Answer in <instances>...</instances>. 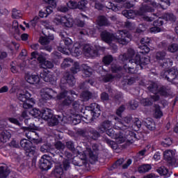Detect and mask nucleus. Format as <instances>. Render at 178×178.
Wrapping results in <instances>:
<instances>
[{"label": "nucleus", "mask_w": 178, "mask_h": 178, "mask_svg": "<svg viewBox=\"0 0 178 178\" xmlns=\"http://www.w3.org/2000/svg\"><path fill=\"white\" fill-rule=\"evenodd\" d=\"M39 16L42 18L47 17L48 16V14L47 13V11L45 10V9L40 10L39 11Z\"/></svg>", "instance_id": "obj_56"}, {"label": "nucleus", "mask_w": 178, "mask_h": 178, "mask_svg": "<svg viewBox=\"0 0 178 178\" xmlns=\"http://www.w3.org/2000/svg\"><path fill=\"white\" fill-rule=\"evenodd\" d=\"M37 58L39 65L40 67H42V69H52L54 67V64L52 63L45 60L44 54H39L36 51L31 53V59L27 60L28 63H30V65H35L37 63L35 59H37Z\"/></svg>", "instance_id": "obj_5"}, {"label": "nucleus", "mask_w": 178, "mask_h": 178, "mask_svg": "<svg viewBox=\"0 0 178 178\" xmlns=\"http://www.w3.org/2000/svg\"><path fill=\"white\" fill-rule=\"evenodd\" d=\"M153 116L156 119H160V118L163 116V113L162 112V111H161V107H159V106H155L154 113L153 114Z\"/></svg>", "instance_id": "obj_35"}, {"label": "nucleus", "mask_w": 178, "mask_h": 178, "mask_svg": "<svg viewBox=\"0 0 178 178\" xmlns=\"http://www.w3.org/2000/svg\"><path fill=\"white\" fill-rule=\"evenodd\" d=\"M175 155V153L173 150H165L163 153V158L170 165H176Z\"/></svg>", "instance_id": "obj_18"}, {"label": "nucleus", "mask_w": 178, "mask_h": 178, "mask_svg": "<svg viewBox=\"0 0 178 178\" xmlns=\"http://www.w3.org/2000/svg\"><path fill=\"white\" fill-rule=\"evenodd\" d=\"M54 23L57 25L61 24L65 27H72L73 24H74V21L71 15H67L65 17L57 15L54 19Z\"/></svg>", "instance_id": "obj_9"}, {"label": "nucleus", "mask_w": 178, "mask_h": 178, "mask_svg": "<svg viewBox=\"0 0 178 178\" xmlns=\"http://www.w3.org/2000/svg\"><path fill=\"white\" fill-rule=\"evenodd\" d=\"M172 139L168 137L164 138L161 142V144L163 145V147H169L170 145H172Z\"/></svg>", "instance_id": "obj_42"}, {"label": "nucleus", "mask_w": 178, "mask_h": 178, "mask_svg": "<svg viewBox=\"0 0 178 178\" xmlns=\"http://www.w3.org/2000/svg\"><path fill=\"white\" fill-rule=\"evenodd\" d=\"M22 116L26 119L25 123H27V120H29V118H30V116L40 118L41 116V111L37 108L32 109L29 113L27 112V111H25L22 113Z\"/></svg>", "instance_id": "obj_19"}, {"label": "nucleus", "mask_w": 178, "mask_h": 178, "mask_svg": "<svg viewBox=\"0 0 178 178\" xmlns=\"http://www.w3.org/2000/svg\"><path fill=\"white\" fill-rule=\"evenodd\" d=\"M165 52H157L156 54V62H159L160 65H163L165 67L172 66L173 61L169 58H165Z\"/></svg>", "instance_id": "obj_11"}, {"label": "nucleus", "mask_w": 178, "mask_h": 178, "mask_svg": "<svg viewBox=\"0 0 178 178\" xmlns=\"http://www.w3.org/2000/svg\"><path fill=\"white\" fill-rule=\"evenodd\" d=\"M86 111H90V115L92 116L93 119L99 118L101 115L99 105L97 104L96 103H93L90 104V106L86 107Z\"/></svg>", "instance_id": "obj_17"}, {"label": "nucleus", "mask_w": 178, "mask_h": 178, "mask_svg": "<svg viewBox=\"0 0 178 178\" xmlns=\"http://www.w3.org/2000/svg\"><path fill=\"white\" fill-rule=\"evenodd\" d=\"M112 79H113L112 75H106V76H103L102 81H104V83H108V81H111Z\"/></svg>", "instance_id": "obj_57"}, {"label": "nucleus", "mask_w": 178, "mask_h": 178, "mask_svg": "<svg viewBox=\"0 0 178 178\" xmlns=\"http://www.w3.org/2000/svg\"><path fill=\"white\" fill-rule=\"evenodd\" d=\"M67 6H68V8L70 9H76V8H77V3L76 1H70L67 3Z\"/></svg>", "instance_id": "obj_47"}, {"label": "nucleus", "mask_w": 178, "mask_h": 178, "mask_svg": "<svg viewBox=\"0 0 178 178\" xmlns=\"http://www.w3.org/2000/svg\"><path fill=\"white\" fill-rule=\"evenodd\" d=\"M145 124L149 130H155V122H154L152 118H147L145 120Z\"/></svg>", "instance_id": "obj_34"}, {"label": "nucleus", "mask_w": 178, "mask_h": 178, "mask_svg": "<svg viewBox=\"0 0 178 178\" xmlns=\"http://www.w3.org/2000/svg\"><path fill=\"white\" fill-rule=\"evenodd\" d=\"M18 99L21 102H23V108L24 109H30L35 104L34 99L31 98V94L27 90L19 91L18 93Z\"/></svg>", "instance_id": "obj_8"}, {"label": "nucleus", "mask_w": 178, "mask_h": 178, "mask_svg": "<svg viewBox=\"0 0 178 178\" xmlns=\"http://www.w3.org/2000/svg\"><path fill=\"white\" fill-rule=\"evenodd\" d=\"M125 70H127V72H128V73H136V70H134V67H129L127 70V67H126V65L124 67Z\"/></svg>", "instance_id": "obj_61"}, {"label": "nucleus", "mask_w": 178, "mask_h": 178, "mask_svg": "<svg viewBox=\"0 0 178 178\" xmlns=\"http://www.w3.org/2000/svg\"><path fill=\"white\" fill-rule=\"evenodd\" d=\"M20 145L24 148V149H25L28 156H34V155H35L37 149L34 147H31V142L30 140L22 139L20 141Z\"/></svg>", "instance_id": "obj_10"}, {"label": "nucleus", "mask_w": 178, "mask_h": 178, "mask_svg": "<svg viewBox=\"0 0 178 178\" xmlns=\"http://www.w3.org/2000/svg\"><path fill=\"white\" fill-rule=\"evenodd\" d=\"M150 91L154 94L151 95L150 99H143L141 100V104L144 106L152 105L154 102L159 99V95H166V92L163 89L158 90V86L156 85H154L153 88H150Z\"/></svg>", "instance_id": "obj_7"}, {"label": "nucleus", "mask_w": 178, "mask_h": 178, "mask_svg": "<svg viewBox=\"0 0 178 178\" xmlns=\"http://www.w3.org/2000/svg\"><path fill=\"white\" fill-rule=\"evenodd\" d=\"M51 147V146L50 144L44 145L40 147V151L42 152H50L52 154V152H54V149H52Z\"/></svg>", "instance_id": "obj_37"}, {"label": "nucleus", "mask_w": 178, "mask_h": 178, "mask_svg": "<svg viewBox=\"0 0 178 178\" xmlns=\"http://www.w3.org/2000/svg\"><path fill=\"white\" fill-rule=\"evenodd\" d=\"M163 20L165 22H175L176 20V17L172 13L164 14L163 17H159V19L154 22V27L150 29L151 33H161L163 31L161 26L163 24Z\"/></svg>", "instance_id": "obj_6"}, {"label": "nucleus", "mask_w": 178, "mask_h": 178, "mask_svg": "<svg viewBox=\"0 0 178 178\" xmlns=\"http://www.w3.org/2000/svg\"><path fill=\"white\" fill-rule=\"evenodd\" d=\"M112 60H113V58H112V56H105L103 59V62L106 65H109V63H111V62H112Z\"/></svg>", "instance_id": "obj_51"}, {"label": "nucleus", "mask_w": 178, "mask_h": 178, "mask_svg": "<svg viewBox=\"0 0 178 178\" xmlns=\"http://www.w3.org/2000/svg\"><path fill=\"white\" fill-rule=\"evenodd\" d=\"M52 110L49 108H44L40 111V117L41 119H44V120H48L50 118H52L53 115Z\"/></svg>", "instance_id": "obj_24"}, {"label": "nucleus", "mask_w": 178, "mask_h": 178, "mask_svg": "<svg viewBox=\"0 0 178 178\" xmlns=\"http://www.w3.org/2000/svg\"><path fill=\"white\" fill-rule=\"evenodd\" d=\"M154 161H159L161 159V153L156 152L154 155Z\"/></svg>", "instance_id": "obj_63"}, {"label": "nucleus", "mask_w": 178, "mask_h": 178, "mask_svg": "<svg viewBox=\"0 0 178 178\" xmlns=\"http://www.w3.org/2000/svg\"><path fill=\"white\" fill-rule=\"evenodd\" d=\"M124 111V106H122L118 109H117L116 115H118V116H120V118L122 116V113H123Z\"/></svg>", "instance_id": "obj_54"}, {"label": "nucleus", "mask_w": 178, "mask_h": 178, "mask_svg": "<svg viewBox=\"0 0 178 178\" xmlns=\"http://www.w3.org/2000/svg\"><path fill=\"white\" fill-rule=\"evenodd\" d=\"M108 144H109L113 149H116V148H118V144L113 140H108Z\"/></svg>", "instance_id": "obj_58"}, {"label": "nucleus", "mask_w": 178, "mask_h": 178, "mask_svg": "<svg viewBox=\"0 0 178 178\" xmlns=\"http://www.w3.org/2000/svg\"><path fill=\"white\" fill-rule=\"evenodd\" d=\"M71 156H72V154H69L68 160H65L63 163V165L56 166V168L54 170V175L56 176V177H58V178L62 177V175H63V169L64 170H67L69 168H70V165L69 164L70 163L69 161H70Z\"/></svg>", "instance_id": "obj_13"}, {"label": "nucleus", "mask_w": 178, "mask_h": 178, "mask_svg": "<svg viewBox=\"0 0 178 178\" xmlns=\"http://www.w3.org/2000/svg\"><path fill=\"white\" fill-rule=\"evenodd\" d=\"M52 159L51 156L44 154L42 156L40 161V168L42 170H49L52 168L53 163Z\"/></svg>", "instance_id": "obj_12"}, {"label": "nucleus", "mask_w": 178, "mask_h": 178, "mask_svg": "<svg viewBox=\"0 0 178 178\" xmlns=\"http://www.w3.org/2000/svg\"><path fill=\"white\" fill-rule=\"evenodd\" d=\"M23 129L25 132V136L27 138H29V140L31 138V135H30V134H37L35 131V130H38V127H35L34 124L30 125L29 127H24Z\"/></svg>", "instance_id": "obj_22"}, {"label": "nucleus", "mask_w": 178, "mask_h": 178, "mask_svg": "<svg viewBox=\"0 0 178 178\" xmlns=\"http://www.w3.org/2000/svg\"><path fill=\"white\" fill-rule=\"evenodd\" d=\"M131 159H128L127 161V163L123 165L122 168L123 169H127V168H129V166H130V165H131Z\"/></svg>", "instance_id": "obj_60"}, {"label": "nucleus", "mask_w": 178, "mask_h": 178, "mask_svg": "<svg viewBox=\"0 0 178 178\" xmlns=\"http://www.w3.org/2000/svg\"><path fill=\"white\" fill-rule=\"evenodd\" d=\"M55 95H56V92L51 88H43L40 90V96L42 99H51V98L55 97Z\"/></svg>", "instance_id": "obj_20"}, {"label": "nucleus", "mask_w": 178, "mask_h": 178, "mask_svg": "<svg viewBox=\"0 0 178 178\" xmlns=\"http://www.w3.org/2000/svg\"><path fill=\"white\" fill-rule=\"evenodd\" d=\"M12 16L13 19H20L23 16V13L20 10H17L16 8L13 9Z\"/></svg>", "instance_id": "obj_38"}, {"label": "nucleus", "mask_w": 178, "mask_h": 178, "mask_svg": "<svg viewBox=\"0 0 178 178\" xmlns=\"http://www.w3.org/2000/svg\"><path fill=\"white\" fill-rule=\"evenodd\" d=\"M88 2L86 0H81L77 4V8L79 9H84L86 8V5H87Z\"/></svg>", "instance_id": "obj_50"}, {"label": "nucleus", "mask_w": 178, "mask_h": 178, "mask_svg": "<svg viewBox=\"0 0 178 178\" xmlns=\"http://www.w3.org/2000/svg\"><path fill=\"white\" fill-rule=\"evenodd\" d=\"M25 80L33 86H40V83H41L40 76L35 74L27 73L25 76Z\"/></svg>", "instance_id": "obj_16"}, {"label": "nucleus", "mask_w": 178, "mask_h": 178, "mask_svg": "<svg viewBox=\"0 0 178 178\" xmlns=\"http://www.w3.org/2000/svg\"><path fill=\"white\" fill-rule=\"evenodd\" d=\"M156 172H159L161 176H163V177L168 178L170 177V175H172V172H170L168 168L164 166L160 167L156 170Z\"/></svg>", "instance_id": "obj_27"}, {"label": "nucleus", "mask_w": 178, "mask_h": 178, "mask_svg": "<svg viewBox=\"0 0 178 178\" xmlns=\"http://www.w3.org/2000/svg\"><path fill=\"white\" fill-rule=\"evenodd\" d=\"M120 58H122V60H127V59H129V63H134L136 66H139L140 69H143V66L149 63V58H141V55L140 54H136L134 57V50H133V49H129L127 55L124 54L123 56H121Z\"/></svg>", "instance_id": "obj_4"}, {"label": "nucleus", "mask_w": 178, "mask_h": 178, "mask_svg": "<svg viewBox=\"0 0 178 178\" xmlns=\"http://www.w3.org/2000/svg\"><path fill=\"white\" fill-rule=\"evenodd\" d=\"M59 122V120L56 119V117H55L54 115L47 120V123L49 126H56L58 123Z\"/></svg>", "instance_id": "obj_39"}, {"label": "nucleus", "mask_w": 178, "mask_h": 178, "mask_svg": "<svg viewBox=\"0 0 178 178\" xmlns=\"http://www.w3.org/2000/svg\"><path fill=\"white\" fill-rule=\"evenodd\" d=\"M55 147L56 149L58 151H62V149H65V145H63L60 142H57L55 145Z\"/></svg>", "instance_id": "obj_52"}, {"label": "nucleus", "mask_w": 178, "mask_h": 178, "mask_svg": "<svg viewBox=\"0 0 178 178\" xmlns=\"http://www.w3.org/2000/svg\"><path fill=\"white\" fill-rule=\"evenodd\" d=\"M78 154L81 156H80L81 159L84 160V159H86L87 155H88L90 157H92V156L94 155V153L92 152L91 149L88 148L86 152H83V153L79 152Z\"/></svg>", "instance_id": "obj_32"}, {"label": "nucleus", "mask_w": 178, "mask_h": 178, "mask_svg": "<svg viewBox=\"0 0 178 178\" xmlns=\"http://www.w3.org/2000/svg\"><path fill=\"white\" fill-rule=\"evenodd\" d=\"M101 98L102 101H108L109 97L108 96V94H106V92H104L102 94Z\"/></svg>", "instance_id": "obj_62"}, {"label": "nucleus", "mask_w": 178, "mask_h": 178, "mask_svg": "<svg viewBox=\"0 0 178 178\" xmlns=\"http://www.w3.org/2000/svg\"><path fill=\"white\" fill-rule=\"evenodd\" d=\"M97 24L99 26H106L108 24V19L105 17H99L97 19Z\"/></svg>", "instance_id": "obj_41"}, {"label": "nucleus", "mask_w": 178, "mask_h": 178, "mask_svg": "<svg viewBox=\"0 0 178 178\" xmlns=\"http://www.w3.org/2000/svg\"><path fill=\"white\" fill-rule=\"evenodd\" d=\"M40 77L44 80V81H52V75L48 72V70L47 69L40 73Z\"/></svg>", "instance_id": "obj_29"}, {"label": "nucleus", "mask_w": 178, "mask_h": 178, "mask_svg": "<svg viewBox=\"0 0 178 178\" xmlns=\"http://www.w3.org/2000/svg\"><path fill=\"white\" fill-rule=\"evenodd\" d=\"M163 77L167 79L168 81H173V80H178V69L171 68L164 72Z\"/></svg>", "instance_id": "obj_14"}, {"label": "nucleus", "mask_w": 178, "mask_h": 178, "mask_svg": "<svg viewBox=\"0 0 178 178\" xmlns=\"http://www.w3.org/2000/svg\"><path fill=\"white\" fill-rule=\"evenodd\" d=\"M162 1L161 4H156V3H152V6L153 8H161L162 9H167L168 6H170V1L169 0H160Z\"/></svg>", "instance_id": "obj_30"}, {"label": "nucleus", "mask_w": 178, "mask_h": 178, "mask_svg": "<svg viewBox=\"0 0 178 178\" xmlns=\"http://www.w3.org/2000/svg\"><path fill=\"white\" fill-rule=\"evenodd\" d=\"M58 51L65 55L71 54L72 56H79L81 54H83L87 58H94V56H98V51L92 50L90 44L81 46L79 43H75L72 50L63 47H58Z\"/></svg>", "instance_id": "obj_2"}, {"label": "nucleus", "mask_w": 178, "mask_h": 178, "mask_svg": "<svg viewBox=\"0 0 178 178\" xmlns=\"http://www.w3.org/2000/svg\"><path fill=\"white\" fill-rule=\"evenodd\" d=\"M148 149L154 151V147H152L151 145H147L143 150L139 152L138 156H144V155H145V152H147Z\"/></svg>", "instance_id": "obj_45"}, {"label": "nucleus", "mask_w": 178, "mask_h": 178, "mask_svg": "<svg viewBox=\"0 0 178 178\" xmlns=\"http://www.w3.org/2000/svg\"><path fill=\"white\" fill-rule=\"evenodd\" d=\"M67 83L70 84V86H74L76 83V79H74V76L72 75H69L66 78Z\"/></svg>", "instance_id": "obj_43"}, {"label": "nucleus", "mask_w": 178, "mask_h": 178, "mask_svg": "<svg viewBox=\"0 0 178 178\" xmlns=\"http://www.w3.org/2000/svg\"><path fill=\"white\" fill-rule=\"evenodd\" d=\"M13 29L15 30L16 34H20V32L19 31V22H17V21H13Z\"/></svg>", "instance_id": "obj_49"}, {"label": "nucleus", "mask_w": 178, "mask_h": 178, "mask_svg": "<svg viewBox=\"0 0 178 178\" xmlns=\"http://www.w3.org/2000/svg\"><path fill=\"white\" fill-rule=\"evenodd\" d=\"M115 120L116 121L114 129L117 130H122L120 132L119 134H115L111 124V122L106 121L104 122L102 125L99 127V130L102 133H106L109 137L111 138H114L118 144H122V143H133L136 140H138L136 135V131L141 127V122L136 119V123L134 124L131 128L127 129V125L129 122L131 121V118H125L124 120V122H121L120 119L118 118H115Z\"/></svg>", "instance_id": "obj_1"}, {"label": "nucleus", "mask_w": 178, "mask_h": 178, "mask_svg": "<svg viewBox=\"0 0 178 178\" xmlns=\"http://www.w3.org/2000/svg\"><path fill=\"white\" fill-rule=\"evenodd\" d=\"M84 74H86V75H83L84 77H89V76H91L92 74V72H91V69L89 68L88 70H85Z\"/></svg>", "instance_id": "obj_59"}, {"label": "nucleus", "mask_w": 178, "mask_h": 178, "mask_svg": "<svg viewBox=\"0 0 178 178\" xmlns=\"http://www.w3.org/2000/svg\"><path fill=\"white\" fill-rule=\"evenodd\" d=\"M58 10H60V12L65 13V12H67L69 9L65 6H60L58 8Z\"/></svg>", "instance_id": "obj_64"}, {"label": "nucleus", "mask_w": 178, "mask_h": 178, "mask_svg": "<svg viewBox=\"0 0 178 178\" xmlns=\"http://www.w3.org/2000/svg\"><path fill=\"white\" fill-rule=\"evenodd\" d=\"M54 35H49V36H42L40 37L39 40V42L42 45H48L51 41H54Z\"/></svg>", "instance_id": "obj_31"}, {"label": "nucleus", "mask_w": 178, "mask_h": 178, "mask_svg": "<svg viewBox=\"0 0 178 178\" xmlns=\"http://www.w3.org/2000/svg\"><path fill=\"white\" fill-rule=\"evenodd\" d=\"M102 39L107 44H111V41H118L122 45H126L129 42V40H131V35L123 31L118 33V35H111L106 31H104L101 34ZM128 38V40H127Z\"/></svg>", "instance_id": "obj_3"}, {"label": "nucleus", "mask_w": 178, "mask_h": 178, "mask_svg": "<svg viewBox=\"0 0 178 178\" xmlns=\"http://www.w3.org/2000/svg\"><path fill=\"white\" fill-rule=\"evenodd\" d=\"M40 22V17L38 16L35 17L32 20L30 21L29 24L26 23V22H24V24H25L26 27L29 29V27H35L37 26V24Z\"/></svg>", "instance_id": "obj_33"}, {"label": "nucleus", "mask_w": 178, "mask_h": 178, "mask_svg": "<svg viewBox=\"0 0 178 178\" xmlns=\"http://www.w3.org/2000/svg\"><path fill=\"white\" fill-rule=\"evenodd\" d=\"M8 120L10 123H13V124H16L17 126H20V122L16 119L13 118H9Z\"/></svg>", "instance_id": "obj_55"}, {"label": "nucleus", "mask_w": 178, "mask_h": 178, "mask_svg": "<svg viewBox=\"0 0 178 178\" xmlns=\"http://www.w3.org/2000/svg\"><path fill=\"white\" fill-rule=\"evenodd\" d=\"M149 42V39L148 38H142L140 40V44L139 45L140 49L141 51H140V54H148L149 52L150 49L147 46L146 44H148Z\"/></svg>", "instance_id": "obj_21"}, {"label": "nucleus", "mask_w": 178, "mask_h": 178, "mask_svg": "<svg viewBox=\"0 0 178 178\" xmlns=\"http://www.w3.org/2000/svg\"><path fill=\"white\" fill-rule=\"evenodd\" d=\"M44 2L46 3H49L51 6H49L46 8H44V10H46V13L48 15H50V13H52L54 8H56V0H43Z\"/></svg>", "instance_id": "obj_25"}, {"label": "nucleus", "mask_w": 178, "mask_h": 178, "mask_svg": "<svg viewBox=\"0 0 178 178\" xmlns=\"http://www.w3.org/2000/svg\"><path fill=\"white\" fill-rule=\"evenodd\" d=\"M66 94H67V92H64L63 93L60 94V95L57 97V99H63V98H65V100L63 102V105H70V104L73 102V99H70L69 97H70V95L66 97Z\"/></svg>", "instance_id": "obj_28"}, {"label": "nucleus", "mask_w": 178, "mask_h": 178, "mask_svg": "<svg viewBox=\"0 0 178 178\" xmlns=\"http://www.w3.org/2000/svg\"><path fill=\"white\" fill-rule=\"evenodd\" d=\"M152 167L149 164H145L143 165H140L138 168V172L139 173H145V172H149V170H151Z\"/></svg>", "instance_id": "obj_36"}, {"label": "nucleus", "mask_w": 178, "mask_h": 178, "mask_svg": "<svg viewBox=\"0 0 178 178\" xmlns=\"http://www.w3.org/2000/svg\"><path fill=\"white\" fill-rule=\"evenodd\" d=\"M10 70L12 73H19V69H20V67L16 66V64H15V63H12L10 64Z\"/></svg>", "instance_id": "obj_46"}, {"label": "nucleus", "mask_w": 178, "mask_h": 178, "mask_svg": "<svg viewBox=\"0 0 178 178\" xmlns=\"http://www.w3.org/2000/svg\"><path fill=\"white\" fill-rule=\"evenodd\" d=\"M73 64V60L70 58H65L62 63L63 67H67Z\"/></svg>", "instance_id": "obj_44"}, {"label": "nucleus", "mask_w": 178, "mask_h": 178, "mask_svg": "<svg viewBox=\"0 0 178 178\" xmlns=\"http://www.w3.org/2000/svg\"><path fill=\"white\" fill-rule=\"evenodd\" d=\"M12 134H10L9 131H3L0 132V143L5 144L6 143H8L9 140H10Z\"/></svg>", "instance_id": "obj_23"}, {"label": "nucleus", "mask_w": 178, "mask_h": 178, "mask_svg": "<svg viewBox=\"0 0 178 178\" xmlns=\"http://www.w3.org/2000/svg\"><path fill=\"white\" fill-rule=\"evenodd\" d=\"M122 15H124V16H125V17H127V19H134V17H136V15H138V16H143V19H145V20H147V22L152 21L150 17H145V15H144V13H136L133 10H124L122 12Z\"/></svg>", "instance_id": "obj_15"}, {"label": "nucleus", "mask_w": 178, "mask_h": 178, "mask_svg": "<svg viewBox=\"0 0 178 178\" xmlns=\"http://www.w3.org/2000/svg\"><path fill=\"white\" fill-rule=\"evenodd\" d=\"M74 67L72 69V73L75 74L77 73L78 72H80V67L79 66V63H74Z\"/></svg>", "instance_id": "obj_53"}, {"label": "nucleus", "mask_w": 178, "mask_h": 178, "mask_svg": "<svg viewBox=\"0 0 178 178\" xmlns=\"http://www.w3.org/2000/svg\"><path fill=\"white\" fill-rule=\"evenodd\" d=\"M168 52H171L172 54H175V52H178V44L176 43H172L168 45Z\"/></svg>", "instance_id": "obj_40"}, {"label": "nucleus", "mask_w": 178, "mask_h": 178, "mask_svg": "<svg viewBox=\"0 0 178 178\" xmlns=\"http://www.w3.org/2000/svg\"><path fill=\"white\" fill-rule=\"evenodd\" d=\"M10 171L6 164H2L0 165V178H6L9 176Z\"/></svg>", "instance_id": "obj_26"}, {"label": "nucleus", "mask_w": 178, "mask_h": 178, "mask_svg": "<svg viewBox=\"0 0 178 178\" xmlns=\"http://www.w3.org/2000/svg\"><path fill=\"white\" fill-rule=\"evenodd\" d=\"M81 97L83 98V101H88L91 98V94L90 92L86 91L82 93Z\"/></svg>", "instance_id": "obj_48"}]
</instances>
